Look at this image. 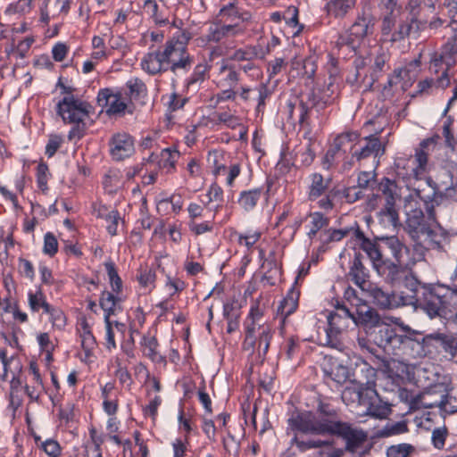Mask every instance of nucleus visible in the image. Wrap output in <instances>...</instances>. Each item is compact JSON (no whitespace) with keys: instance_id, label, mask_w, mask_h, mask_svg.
<instances>
[{"instance_id":"864d4df0","label":"nucleus","mask_w":457,"mask_h":457,"mask_svg":"<svg viewBox=\"0 0 457 457\" xmlns=\"http://www.w3.org/2000/svg\"><path fill=\"white\" fill-rule=\"evenodd\" d=\"M225 29L228 37V47L233 48L232 39L245 36L246 26L245 22H224Z\"/></svg>"},{"instance_id":"f3484780","label":"nucleus","mask_w":457,"mask_h":457,"mask_svg":"<svg viewBox=\"0 0 457 457\" xmlns=\"http://www.w3.org/2000/svg\"><path fill=\"white\" fill-rule=\"evenodd\" d=\"M384 152L385 149L378 137L375 136L367 137L353 145L351 160L344 162L343 170H349L353 167L354 160L362 162L370 158L377 159Z\"/></svg>"},{"instance_id":"ddd939ff","label":"nucleus","mask_w":457,"mask_h":457,"mask_svg":"<svg viewBox=\"0 0 457 457\" xmlns=\"http://www.w3.org/2000/svg\"><path fill=\"white\" fill-rule=\"evenodd\" d=\"M373 56V62L370 67V74L367 75L365 71L366 60L358 58L354 61L355 73L353 76H348L346 80L351 84H364L367 88H370L373 84L378 79L381 73L389 60V53L383 47H378L375 50Z\"/></svg>"},{"instance_id":"0e129e2a","label":"nucleus","mask_w":457,"mask_h":457,"mask_svg":"<svg viewBox=\"0 0 457 457\" xmlns=\"http://www.w3.org/2000/svg\"><path fill=\"white\" fill-rule=\"evenodd\" d=\"M448 436V429L446 427L436 428L432 431L431 441L432 445L436 449H443L445 446V440Z\"/></svg>"},{"instance_id":"5701e85b","label":"nucleus","mask_w":457,"mask_h":457,"mask_svg":"<svg viewBox=\"0 0 457 457\" xmlns=\"http://www.w3.org/2000/svg\"><path fill=\"white\" fill-rule=\"evenodd\" d=\"M428 345L440 348L450 360L457 358V335L453 333L434 332L425 336Z\"/></svg>"},{"instance_id":"0eeeda50","label":"nucleus","mask_w":457,"mask_h":457,"mask_svg":"<svg viewBox=\"0 0 457 457\" xmlns=\"http://www.w3.org/2000/svg\"><path fill=\"white\" fill-rule=\"evenodd\" d=\"M438 0H409L405 9L408 21L413 34L420 35L426 29H437L444 26L445 21L436 12Z\"/></svg>"},{"instance_id":"a18cd8bd","label":"nucleus","mask_w":457,"mask_h":457,"mask_svg":"<svg viewBox=\"0 0 457 457\" xmlns=\"http://www.w3.org/2000/svg\"><path fill=\"white\" fill-rule=\"evenodd\" d=\"M206 40L212 43H223L228 46V37L225 29V23H214L208 28Z\"/></svg>"},{"instance_id":"412c9836","label":"nucleus","mask_w":457,"mask_h":457,"mask_svg":"<svg viewBox=\"0 0 457 457\" xmlns=\"http://www.w3.org/2000/svg\"><path fill=\"white\" fill-rule=\"evenodd\" d=\"M378 191L381 195H373L369 205L372 208L379 205L396 206V202L401 197L399 187L395 180L383 178L378 184Z\"/></svg>"},{"instance_id":"3c124183","label":"nucleus","mask_w":457,"mask_h":457,"mask_svg":"<svg viewBox=\"0 0 457 457\" xmlns=\"http://www.w3.org/2000/svg\"><path fill=\"white\" fill-rule=\"evenodd\" d=\"M416 452L414 445L402 443L390 445L386 448V457H410Z\"/></svg>"},{"instance_id":"20e7f679","label":"nucleus","mask_w":457,"mask_h":457,"mask_svg":"<svg viewBox=\"0 0 457 457\" xmlns=\"http://www.w3.org/2000/svg\"><path fill=\"white\" fill-rule=\"evenodd\" d=\"M418 186L412 184V192L404 197L403 209L407 216L406 219V230L415 243V250L418 252V260L424 257V252L427 249L437 246L439 244L436 240V234L430 228L426 220L423 211L418 207V200L424 201L416 195Z\"/></svg>"},{"instance_id":"49530a36","label":"nucleus","mask_w":457,"mask_h":457,"mask_svg":"<svg viewBox=\"0 0 457 457\" xmlns=\"http://www.w3.org/2000/svg\"><path fill=\"white\" fill-rule=\"evenodd\" d=\"M325 377L338 385H342L347 381L349 378L348 369L341 364H337L329 370L323 369Z\"/></svg>"},{"instance_id":"1a4fd4ad","label":"nucleus","mask_w":457,"mask_h":457,"mask_svg":"<svg viewBox=\"0 0 457 457\" xmlns=\"http://www.w3.org/2000/svg\"><path fill=\"white\" fill-rule=\"evenodd\" d=\"M416 195L424 201V205L429 220H435L434 208L447 200L457 199V182L446 186L435 182L427 178L416 189Z\"/></svg>"},{"instance_id":"4d7b16f0","label":"nucleus","mask_w":457,"mask_h":457,"mask_svg":"<svg viewBox=\"0 0 457 457\" xmlns=\"http://www.w3.org/2000/svg\"><path fill=\"white\" fill-rule=\"evenodd\" d=\"M46 314L49 316V320L54 329H63L66 325V316L60 308L52 305Z\"/></svg>"},{"instance_id":"5fc2aeb1","label":"nucleus","mask_w":457,"mask_h":457,"mask_svg":"<svg viewBox=\"0 0 457 457\" xmlns=\"http://www.w3.org/2000/svg\"><path fill=\"white\" fill-rule=\"evenodd\" d=\"M391 411V409L386 403H381L378 399L374 401L365 410V414L377 419H386Z\"/></svg>"},{"instance_id":"7ed1b4c3","label":"nucleus","mask_w":457,"mask_h":457,"mask_svg":"<svg viewBox=\"0 0 457 457\" xmlns=\"http://www.w3.org/2000/svg\"><path fill=\"white\" fill-rule=\"evenodd\" d=\"M411 294L408 304L422 310L429 318L446 317L457 310V291L441 284H421L414 278L406 280Z\"/></svg>"},{"instance_id":"338daca9","label":"nucleus","mask_w":457,"mask_h":457,"mask_svg":"<svg viewBox=\"0 0 457 457\" xmlns=\"http://www.w3.org/2000/svg\"><path fill=\"white\" fill-rule=\"evenodd\" d=\"M60 420L64 423H69L75 419V404L71 402L66 403L63 406L59 408Z\"/></svg>"},{"instance_id":"2f4dec72","label":"nucleus","mask_w":457,"mask_h":457,"mask_svg":"<svg viewBox=\"0 0 457 457\" xmlns=\"http://www.w3.org/2000/svg\"><path fill=\"white\" fill-rule=\"evenodd\" d=\"M362 291L371 298L374 304L382 309H390L394 306L392 294L375 284H369Z\"/></svg>"},{"instance_id":"e2e57ef3","label":"nucleus","mask_w":457,"mask_h":457,"mask_svg":"<svg viewBox=\"0 0 457 457\" xmlns=\"http://www.w3.org/2000/svg\"><path fill=\"white\" fill-rule=\"evenodd\" d=\"M143 8L145 12L150 15L155 23L161 25L166 23V20L162 19L158 12L159 6L155 0H145Z\"/></svg>"},{"instance_id":"a878e982","label":"nucleus","mask_w":457,"mask_h":457,"mask_svg":"<svg viewBox=\"0 0 457 457\" xmlns=\"http://www.w3.org/2000/svg\"><path fill=\"white\" fill-rule=\"evenodd\" d=\"M97 103L100 106L106 108V112L109 115L121 114L127 108V104L121 99V96L112 93L109 88H104L99 91Z\"/></svg>"},{"instance_id":"58836bf2","label":"nucleus","mask_w":457,"mask_h":457,"mask_svg":"<svg viewBox=\"0 0 457 457\" xmlns=\"http://www.w3.org/2000/svg\"><path fill=\"white\" fill-rule=\"evenodd\" d=\"M262 195L263 190L261 187L244 190L239 195L238 204L245 211L250 212L255 208Z\"/></svg>"},{"instance_id":"c756f323","label":"nucleus","mask_w":457,"mask_h":457,"mask_svg":"<svg viewBox=\"0 0 457 457\" xmlns=\"http://www.w3.org/2000/svg\"><path fill=\"white\" fill-rule=\"evenodd\" d=\"M325 10L334 19H345L355 7L356 0H326Z\"/></svg>"},{"instance_id":"052dcab7","label":"nucleus","mask_w":457,"mask_h":457,"mask_svg":"<svg viewBox=\"0 0 457 457\" xmlns=\"http://www.w3.org/2000/svg\"><path fill=\"white\" fill-rule=\"evenodd\" d=\"M409 428L405 421H398L386 425L380 432L382 436H392L408 432Z\"/></svg>"},{"instance_id":"c85d7f7f","label":"nucleus","mask_w":457,"mask_h":457,"mask_svg":"<svg viewBox=\"0 0 457 457\" xmlns=\"http://www.w3.org/2000/svg\"><path fill=\"white\" fill-rule=\"evenodd\" d=\"M217 78L220 87H236L240 81V73L234 64L222 61Z\"/></svg>"},{"instance_id":"423d86ee","label":"nucleus","mask_w":457,"mask_h":457,"mask_svg":"<svg viewBox=\"0 0 457 457\" xmlns=\"http://www.w3.org/2000/svg\"><path fill=\"white\" fill-rule=\"evenodd\" d=\"M245 339L243 348L253 353L255 351L262 361L269 351L272 339L270 325L263 321V312L258 305L251 307L244 321Z\"/></svg>"},{"instance_id":"4be33fe9","label":"nucleus","mask_w":457,"mask_h":457,"mask_svg":"<svg viewBox=\"0 0 457 457\" xmlns=\"http://www.w3.org/2000/svg\"><path fill=\"white\" fill-rule=\"evenodd\" d=\"M109 147L110 154L116 162L130 157L135 152L133 138L124 132L112 135L109 141Z\"/></svg>"},{"instance_id":"de8ad7c7","label":"nucleus","mask_w":457,"mask_h":457,"mask_svg":"<svg viewBox=\"0 0 457 457\" xmlns=\"http://www.w3.org/2000/svg\"><path fill=\"white\" fill-rule=\"evenodd\" d=\"M310 219L311 227L310 230L307 233V236L310 239H312L316 237V235L321 228H326L328 225L329 220L328 217H326L323 213L320 212L311 213Z\"/></svg>"},{"instance_id":"ea45409f","label":"nucleus","mask_w":457,"mask_h":457,"mask_svg":"<svg viewBox=\"0 0 457 457\" xmlns=\"http://www.w3.org/2000/svg\"><path fill=\"white\" fill-rule=\"evenodd\" d=\"M457 59V46L445 43L438 54L433 60L435 66H438L441 63L446 65L447 70L453 67Z\"/></svg>"},{"instance_id":"9b49d317","label":"nucleus","mask_w":457,"mask_h":457,"mask_svg":"<svg viewBox=\"0 0 457 457\" xmlns=\"http://www.w3.org/2000/svg\"><path fill=\"white\" fill-rule=\"evenodd\" d=\"M331 179L320 172H312L305 179L306 195L309 201H317L319 208L329 212L335 204L334 200L339 190L330 189Z\"/></svg>"},{"instance_id":"2eb2a0df","label":"nucleus","mask_w":457,"mask_h":457,"mask_svg":"<svg viewBox=\"0 0 457 457\" xmlns=\"http://www.w3.org/2000/svg\"><path fill=\"white\" fill-rule=\"evenodd\" d=\"M401 16L384 14L380 25L381 40L383 42L391 44L402 42L413 33L408 19H402Z\"/></svg>"},{"instance_id":"72a5a7b5","label":"nucleus","mask_w":457,"mask_h":457,"mask_svg":"<svg viewBox=\"0 0 457 457\" xmlns=\"http://www.w3.org/2000/svg\"><path fill=\"white\" fill-rule=\"evenodd\" d=\"M28 304L32 312L46 313L52 307L47 300L46 295L43 293L41 287H37L35 291L29 290L28 292Z\"/></svg>"},{"instance_id":"9d476101","label":"nucleus","mask_w":457,"mask_h":457,"mask_svg":"<svg viewBox=\"0 0 457 457\" xmlns=\"http://www.w3.org/2000/svg\"><path fill=\"white\" fill-rule=\"evenodd\" d=\"M338 94V85L335 83L332 77H329L326 87L320 89L318 94L311 91L302 95L298 106L300 111L299 122L302 125L307 124L312 109H316L318 112H321L336 102Z\"/></svg>"},{"instance_id":"dca6fc26","label":"nucleus","mask_w":457,"mask_h":457,"mask_svg":"<svg viewBox=\"0 0 457 457\" xmlns=\"http://www.w3.org/2000/svg\"><path fill=\"white\" fill-rule=\"evenodd\" d=\"M353 236L357 240L360 248L367 254L370 259L373 270L382 278H384L385 270L388 268H395L390 262L389 259L386 258L380 250V246L378 242V237L376 240H370L366 237L364 233L357 227L353 230Z\"/></svg>"},{"instance_id":"aec40b11","label":"nucleus","mask_w":457,"mask_h":457,"mask_svg":"<svg viewBox=\"0 0 457 457\" xmlns=\"http://www.w3.org/2000/svg\"><path fill=\"white\" fill-rule=\"evenodd\" d=\"M436 147V139L435 137H428L422 140L419 147L415 150L414 154V162H416V166L411 169V173L408 174L410 179H413L415 181L413 184L416 185L417 182L423 183L424 181H420V175L425 171L428 156L435 151Z\"/></svg>"},{"instance_id":"7c9ffc66","label":"nucleus","mask_w":457,"mask_h":457,"mask_svg":"<svg viewBox=\"0 0 457 457\" xmlns=\"http://www.w3.org/2000/svg\"><path fill=\"white\" fill-rule=\"evenodd\" d=\"M347 149L353 150V144L348 135H339L333 142L331 147L327 151L325 162L331 165L337 158L345 154Z\"/></svg>"},{"instance_id":"8fccbe9b","label":"nucleus","mask_w":457,"mask_h":457,"mask_svg":"<svg viewBox=\"0 0 457 457\" xmlns=\"http://www.w3.org/2000/svg\"><path fill=\"white\" fill-rule=\"evenodd\" d=\"M218 17L221 22H232L235 18L237 22H245L250 20L251 15L248 12H241L239 9L220 8Z\"/></svg>"},{"instance_id":"bb28decb","label":"nucleus","mask_w":457,"mask_h":457,"mask_svg":"<svg viewBox=\"0 0 457 457\" xmlns=\"http://www.w3.org/2000/svg\"><path fill=\"white\" fill-rule=\"evenodd\" d=\"M347 277L361 291L366 289V287L370 284L369 281V271L362 263L360 253H355L353 259L351 261Z\"/></svg>"},{"instance_id":"c03bdc74","label":"nucleus","mask_w":457,"mask_h":457,"mask_svg":"<svg viewBox=\"0 0 457 457\" xmlns=\"http://www.w3.org/2000/svg\"><path fill=\"white\" fill-rule=\"evenodd\" d=\"M110 284L112 287V292H110L112 294V296L115 297H121L122 301L124 300V297L122 296L121 289H122V281L120 276L118 275V272L116 270L115 265L113 262H105L104 264Z\"/></svg>"},{"instance_id":"a211bd4d","label":"nucleus","mask_w":457,"mask_h":457,"mask_svg":"<svg viewBox=\"0 0 457 457\" xmlns=\"http://www.w3.org/2000/svg\"><path fill=\"white\" fill-rule=\"evenodd\" d=\"M122 298L113 297L112 294L109 291H104L101 294L99 299V304L104 312V323H105V339L107 343V348H115L116 343L114 339L113 332V322L111 320L112 315H115L117 312L122 310L121 308Z\"/></svg>"},{"instance_id":"603ef678","label":"nucleus","mask_w":457,"mask_h":457,"mask_svg":"<svg viewBox=\"0 0 457 457\" xmlns=\"http://www.w3.org/2000/svg\"><path fill=\"white\" fill-rule=\"evenodd\" d=\"M429 346L425 340V337L421 338L414 337L412 342L409 343V348L404 355L414 359L422 357L426 354V347Z\"/></svg>"},{"instance_id":"37998d69","label":"nucleus","mask_w":457,"mask_h":457,"mask_svg":"<svg viewBox=\"0 0 457 457\" xmlns=\"http://www.w3.org/2000/svg\"><path fill=\"white\" fill-rule=\"evenodd\" d=\"M437 407L445 413L453 414L457 411V388H451L445 395H440Z\"/></svg>"},{"instance_id":"e433bc0d","label":"nucleus","mask_w":457,"mask_h":457,"mask_svg":"<svg viewBox=\"0 0 457 457\" xmlns=\"http://www.w3.org/2000/svg\"><path fill=\"white\" fill-rule=\"evenodd\" d=\"M355 228H346L340 229H325L320 235V241L321 243L320 248L323 251H326L328 245L331 243L339 242L349 234L353 233Z\"/></svg>"},{"instance_id":"09e8293b","label":"nucleus","mask_w":457,"mask_h":457,"mask_svg":"<svg viewBox=\"0 0 457 457\" xmlns=\"http://www.w3.org/2000/svg\"><path fill=\"white\" fill-rule=\"evenodd\" d=\"M359 391L360 401H358V404L364 406L365 408L370 405L374 401H377L378 398L375 386L360 384Z\"/></svg>"},{"instance_id":"6e6552de","label":"nucleus","mask_w":457,"mask_h":457,"mask_svg":"<svg viewBox=\"0 0 457 457\" xmlns=\"http://www.w3.org/2000/svg\"><path fill=\"white\" fill-rule=\"evenodd\" d=\"M376 18L368 0H361L356 19L349 29L339 37L338 45L348 46L355 51L363 40L371 36L375 29Z\"/></svg>"},{"instance_id":"b1692460","label":"nucleus","mask_w":457,"mask_h":457,"mask_svg":"<svg viewBox=\"0 0 457 457\" xmlns=\"http://www.w3.org/2000/svg\"><path fill=\"white\" fill-rule=\"evenodd\" d=\"M436 393V388L433 390H424L417 395H412L407 390L400 393V396L408 404L411 411H418L420 409H431L437 407L439 400L428 401V398Z\"/></svg>"},{"instance_id":"f03ea898","label":"nucleus","mask_w":457,"mask_h":457,"mask_svg":"<svg viewBox=\"0 0 457 457\" xmlns=\"http://www.w3.org/2000/svg\"><path fill=\"white\" fill-rule=\"evenodd\" d=\"M190 39V33L184 30L157 48L150 47L141 60L142 70L151 76L168 71L175 75L179 71L188 72L194 64V56L187 48Z\"/></svg>"},{"instance_id":"680f3d73","label":"nucleus","mask_w":457,"mask_h":457,"mask_svg":"<svg viewBox=\"0 0 457 457\" xmlns=\"http://www.w3.org/2000/svg\"><path fill=\"white\" fill-rule=\"evenodd\" d=\"M50 177L49 169L46 163L40 162L37 167V187L43 192L48 189L47 182Z\"/></svg>"},{"instance_id":"cd10ccee","label":"nucleus","mask_w":457,"mask_h":457,"mask_svg":"<svg viewBox=\"0 0 457 457\" xmlns=\"http://www.w3.org/2000/svg\"><path fill=\"white\" fill-rule=\"evenodd\" d=\"M353 321L355 324H361L366 327L377 326L380 322V317L378 313L371 308L365 301L360 303L353 310Z\"/></svg>"},{"instance_id":"39448f33","label":"nucleus","mask_w":457,"mask_h":457,"mask_svg":"<svg viewBox=\"0 0 457 457\" xmlns=\"http://www.w3.org/2000/svg\"><path fill=\"white\" fill-rule=\"evenodd\" d=\"M58 86L62 89V93L68 96L58 102L57 113L62 117L64 123L73 125L68 134L69 140H79L86 133L87 120L89 119L93 108L88 103L76 98L71 94V89L61 81L58 82Z\"/></svg>"},{"instance_id":"774afa93","label":"nucleus","mask_w":457,"mask_h":457,"mask_svg":"<svg viewBox=\"0 0 457 457\" xmlns=\"http://www.w3.org/2000/svg\"><path fill=\"white\" fill-rule=\"evenodd\" d=\"M63 142L62 136L52 134L49 136L48 142L46 145V154L53 157Z\"/></svg>"},{"instance_id":"f8f14e48","label":"nucleus","mask_w":457,"mask_h":457,"mask_svg":"<svg viewBox=\"0 0 457 457\" xmlns=\"http://www.w3.org/2000/svg\"><path fill=\"white\" fill-rule=\"evenodd\" d=\"M378 240L389 250L393 258L389 259V262L395 266L392 270L388 268L385 270L384 278L395 284L402 279L404 268L410 265L409 248L395 236L379 237Z\"/></svg>"},{"instance_id":"6ab92c4d","label":"nucleus","mask_w":457,"mask_h":457,"mask_svg":"<svg viewBox=\"0 0 457 457\" xmlns=\"http://www.w3.org/2000/svg\"><path fill=\"white\" fill-rule=\"evenodd\" d=\"M334 430L328 436H336L345 441V450L350 453H356L358 449L368 440V434L361 428L353 427L352 424L341 421L334 426Z\"/></svg>"},{"instance_id":"a19ab883","label":"nucleus","mask_w":457,"mask_h":457,"mask_svg":"<svg viewBox=\"0 0 457 457\" xmlns=\"http://www.w3.org/2000/svg\"><path fill=\"white\" fill-rule=\"evenodd\" d=\"M374 327L376 328L370 336L378 346L386 351V349H388V344L391 337H393L392 335H394L395 328L387 325H379V323Z\"/></svg>"},{"instance_id":"393cba45","label":"nucleus","mask_w":457,"mask_h":457,"mask_svg":"<svg viewBox=\"0 0 457 457\" xmlns=\"http://www.w3.org/2000/svg\"><path fill=\"white\" fill-rule=\"evenodd\" d=\"M299 293L293 288L287 293V296L280 301L277 309L276 319L279 320V331L284 334L285 327L289 322V316L294 313L298 307Z\"/></svg>"},{"instance_id":"69168bd1","label":"nucleus","mask_w":457,"mask_h":457,"mask_svg":"<svg viewBox=\"0 0 457 457\" xmlns=\"http://www.w3.org/2000/svg\"><path fill=\"white\" fill-rule=\"evenodd\" d=\"M58 251V241L52 232H47L44 236L43 252L45 254L54 256Z\"/></svg>"},{"instance_id":"79ce46f5","label":"nucleus","mask_w":457,"mask_h":457,"mask_svg":"<svg viewBox=\"0 0 457 457\" xmlns=\"http://www.w3.org/2000/svg\"><path fill=\"white\" fill-rule=\"evenodd\" d=\"M144 354L155 363H162L165 358L159 353L158 342L154 337H145L142 342Z\"/></svg>"},{"instance_id":"473e14b6","label":"nucleus","mask_w":457,"mask_h":457,"mask_svg":"<svg viewBox=\"0 0 457 457\" xmlns=\"http://www.w3.org/2000/svg\"><path fill=\"white\" fill-rule=\"evenodd\" d=\"M179 157L178 151H171L169 148L162 149L159 155L152 154L149 162H157L160 169H166L167 172H170L175 169V164Z\"/></svg>"},{"instance_id":"bf43d9fd","label":"nucleus","mask_w":457,"mask_h":457,"mask_svg":"<svg viewBox=\"0 0 457 457\" xmlns=\"http://www.w3.org/2000/svg\"><path fill=\"white\" fill-rule=\"evenodd\" d=\"M34 41V37H27L23 40L20 41L17 46L12 45L10 53L21 59H23L28 55Z\"/></svg>"},{"instance_id":"4c0bfd02","label":"nucleus","mask_w":457,"mask_h":457,"mask_svg":"<svg viewBox=\"0 0 457 457\" xmlns=\"http://www.w3.org/2000/svg\"><path fill=\"white\" fill-rule=\"evenodd\" d=\"M210 66L206 62H201L195 66L193 72L187 78L185 86L187 90H196L205 80Z\"/></svg>"},{"instance_id":"f257e3e1","label":"nucleus","mask_w":457,"mask_h":457,"mask_svg":"<svg viewBox=\"0 0 457 457\" xmlns=\"http://www.w3.org/2000/svg\"><path fill=\"white\" fill-rule=\"evenodd\" d=\"M337 411L329 403L320 402L315 412L303 411L292 413L287 420L288 429L294 432L290 440V448H295L294 454L314 451L313 457L322 454L320 450L328 444V441L308 437L311 436H328L339 424Z\"/></svg>"},{"instance_id":"f704fd0d","label":"nucleus","mask_w":457,"mask_h":457,"mask_svg":"<svg viewBox=\"0 0 457 457\" xmlns=\"http://www.w3.org/2000/svg\"><path fill=\"white\" fill-rule=\"evenodd\" d=\"M377 212L378 223L384 228H395L399 225V212L397 206L380 205Z\"/></svg>"},{"instance_id":"4468645a","label":"nucleus","mask_w":457,"mask_h":457,"mask_svg":"<svg viewBox=\"0 0 457 457\" xmlns=\"http://www.w3.org/2000/svg\"><path fill=\"white\" fill-rule=\"evenodd\" d=\"M351 309L345 304H337L336 312H330L328 317V327L325 328L324 338H320V344L331 348L341 350L343 344L340 340L341 333L348 328L353 320Z\"/></svg>"},{"instance_id":"c9c22d12","label":"nucleus","mask_w":457,"mask_h":457,"mask_svg":"<svg viewBox=\"0 0 457 457\" xmlns=\"http://www.w3.org/2000/svg\"><path fill=\"white\" fill-rule=\"evenodd\" d=\"M265 53L260 46L248 45L243 48L237 49L230 56V60L236 62L253 61L254 59H263Z\"/></svg>"},{"instance_id":"13d9d810","label":"nucleus","mask_w":457,"mask_h":457,"mask_svg":"<svg viewBox=\"0 0 457 457\" xmlns=\"http://www.w3.org/2000/svg\"><path fill=\"white\" fill-rule=\"evenodd\" d=\"M255 90L258 92L256 111L262 112L266 106V100L270 98L272 91L269 87L268 83H260L255 87Z\"/></svg>"},{"instance_id":"6e6d98bb","label":"nucleus","mask_w":457,"mask_h":457,"mask_svg":"<svg viewBox=\"0 0 457 457\" xmlns=\"http://www.w3.org/2000/svg\"><path fill=\"white\" fill-rule=\"evenodd\" d=\"M127 87L129 88V94L130 98L138 99L145 96L146 86L138 78H132L127 82Z\"/></svg>"}]
</instances>
